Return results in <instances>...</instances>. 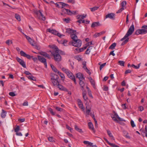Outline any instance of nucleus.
Returning <instances> with one entry per match:
<instances>
[{
    "instance_id": "1",
    "label": "nucleus",
    "mask_w": 147,
    "mask_h": 147,
    "mask_svg": "<svg viewBox=\"0 0 147 147\" xmlns=\"http://www.w3.org/2000/svg\"><path fill=\"white\" fill-rule=\"evenodd\" d=\"M134 30V26L133 24H132L130 26V27L128 30L127 33L125 34L124 37L121 39V41H122L124 40L125 39L124 41L122 44L121 45L122 46L126 43H127L129 41V38L128 37L131 35Z\"/></svg>"
},
{
    "instance_id": "2",
    "label": "nucleus",
    "mask_w": 147,
    "mask_h": 147,
    "mask_svg": "<svg viewBox=\"0 0 147 147\" xmlns=\"http://www.w3.org/2000/svg\"><path fill=\"white\" fill-rule=\"evenodd\" d=\"M71 37L73 39L71 42L72 45L74 47H80L82 44L81 40L78 39L77 36L75 34H71Z\"/></svg>"
},
{
    "instance_id": "3",
    "label": "nucleus",
    "mask_w": 147,
    "mask_h": 147,
    "mask_svg": "<svg viewBox=\"0 0 147 147\" xmlns=\"http://www.w3.org/2000/svg\"><path fill=\"white\" fill-rule=\"evenodd\" d=\"M55 52L52 53L54 60L56 61H60L61 60V57L59 54V50L57 47L55 48Z\"/></svg>"
},
{
    "instance_id": "4",
    "label": "nucleus",
    "mask_w": 147,
    "mask_h": 147,
    "mask_svg": "<svg viewBox=\"0 0 147 147\" xmlns=\"http://www.w3.org/2000/svg\"><path fill=\"white\" fill-rule=\"evenodd\" d=\"M62 70L63 72L66 73L68 77L71 79L73 78V76H74L73 75L72 73L68 69L63 67L62 68Z\"/></svg>"
},
{
    "instance_id": "5",
    "label": "nucleus",
    "mask_w": 147,
    "mask_h": 147,
    "mask_svg": "<svg viewBox=\"0 0 147 147\" xmlns=\"http://www.w3.org/2000/svg\"><path fill=\"white\" fill-rule=\"evenodd\" d=\"M113 113L114 114V115H112L111 116L113 120L115 121H117V120L116 118V117L118 120L120 121H124V120L123 119L119 117L117 113H116L115 111H113Z\"/></svg>"
},
{
    "instance_id": "6",
    "label": "nucleus",
    "mask_w": 147,
    "mask_h": 147,
    "mask_svg": "<svg viewBox=\"0 0 147 147\" xmlns=\"http://www.w3.org/2000/svg\"><path fill=\"white\" fill-rule=\"evenodd\" d=\"M62 11L64 12L65 13L69 15H75L76 14V11H71L69 10L68 9H66L65 8L63 9Z\"/></svg>"
},
{
    "instance_id": "7",
    "label": "nucleus",
    "mask_w": 147,
    "mask_h": 147,
    "mask_svg": "<svg viewBox=\"0 0 147 147\" xmlns=\"http://www.w3.org/2000/svg\"><path fill=\"white\" fill-rule=\"evenodd\" d=\"M54 76H56V78H51V80H52V82L53 85L55 86H57L59 84V82L58 81V79L59 77L57 75L54 74Z\"/></svg>"
},
{
    "instance_id": "8",
    "label": "nucleus",
    "mask_w": 147,
    "mask_h": 147,
    "mask_svg": "<svg viewBox=\"0 0 147 147\" xmlns=\"http://www.w3.org/2000/svg\"><path fill=\"white\" fill-rule=\"evenodd\" d=\"M147 33L146 30L143 29H139L137 30L135 32V34L136 35L139 34H145Z\"/></svg>"
},
{
    "instance_id": "9",
    "label": "nucleus",
    "mask_w": 147,
    "mask_h": 147,
    "mask_svg": "<svg viewBox=\"0 0 147 147\" xmlns=\"http://www.w3.org/2000/svg\"><path fill=\"white\" fill-rule=\"evenodd\" d=\"M38 57L39 60L42 63H44L45 67H47V65L46 59L43 57L39 55L38 56Z\"/></svg>"
},
{
    "instance_id": "10",
    "label": "nucleus",
    "mask_w": 147,
    "mask_h": 147,
    "mask_svg": "<svg viewBox=\"0 0 147 147\" xmlns=\"http://www.w3.org/2000/svg\"><path fill=\"white\" fill-rule=\"evenodd\" d=\"M109 18L111 19L114 20L115 19V14L113 13H109L105 16V18Z\"/></svg>"
},
{
    "instance_id": "11",
    "label": "nucleus",
    "mask_w": 147,
    "mask_h": 147,
    "mask_svg": "<svg viewBox=\"0 0 147 147\" xmlns=\"http://www.w3.org/2000/svg\"><path fill=\"white\" fill-rule=\"evenodd\" d=\"M16 59L17 61L22 65L24 68H26V63L24 61L18 57H17Z\"/></svg>"
},
{
    "instance_id": "12",
    "label": "nucleus",
    "mask_w": 147,
    "mask_h": 147,
    "mask_svg": "<svg viewBox=\"0 0 147 147\" xmlns=\"http://www.w3.org/2000/svg\"><path fill=\"white\" fill-rule=\"evenodd\" d=\"M20 55L21 56L26 57L28 59H30L31 56L29 55H28L24 52L23 51H21L20 52Z\"/></svg>"
},
{
    "instance_id": "13",
    "label": "nucleus",
    "mask_w": 147,
    "mask_h": 147,
    "mask_svg": "<svg viewBox=\"0 0 147 147\" xmlns=\"http://www.w3.org/2000/svg\"><path fill=\"white\" fill-rule=\"evenodd\" d=\"M76 77L78 78L80 81L82 80L85 78L83 75L80 73H78L76 74Z\"/></svg>"
},
{
    "instance_id": "14",
    "label": "nucleus",
    "mask_w": 147,
    "mask_h": 147,
    "mask_svg": "<svg viewBox=\"0 0 147 147\" xmlns=\"http://www.w3.org/2000/svg\"><path fill=\"white\" fill-rule=\"evenodd\" d=\"M58 88L59 89L61 90L64 91H68V90L65 87L63 86L62 85L60 84H59L57 86Z\"/></svg>"
},
{
    "instance_id": "15",
    "label": "nucleus",
    "mask_w": 147,
    "mask_h": 147,
    "mask_svg": "<svg viewBox=\"0 0 147 147\" xmlns=\"http://www.w3.org/2000/svg\"><path fill=\"white\" fill-rule=\"evenodd\" d=\"M86 113L87 115H90V113L91 112V107L89 105H86Z\"/></svg>"
},
{
    "instance_id": "16",
    "label": "nucleus",
    "mask_w": 147,
    "mask_h": 147,
    "mask_svg": "<svg viewBox=\"0 0 147 147\" xmlns=\"http://www.w3.org/2000/svg\"><path fill=\"white\" fill-rule=\"evenodd\" d=\"M78 104L80 108L81 109H82L83 111H84V109L83 107V104L80 100H78Z\"/></svg>"
},
{
    "instance_id": "17",
    "label": "nucleus",
    "mask_w": 147,
    "mask_h": 147,
    "mask_svg": "<svg viewBox=\"0 0 147 147\" xmlns=\"http://www.w3.org/2000/svg\"><path fill=\"white\" fill-rule=\"evenodd\" d=\"M66 32L68 33L69 34L73 33L74 34V33L76 32V30H73L70 28H68L66 29Z\"/></svg>"
},
{
    "instance_id": "18",
    "label": "nucleus",
    "mask_w": 147,
    "mask_h": 147,
    "mask_svg": "<svg viewBox=\"0 0 147 147\" xmlns=\"http://www.w3.org/2000/svg\"><path fill=\"white\" fill-rule=\"evenodd\" d=\"M86 15H78L77 16V19H83L85 18L86 16Z\"/></svg>"
},
{
    "instance_id": "19",
    "label": "nucleus",
    "mask_w": 147,
    "mask_h": 147,
    "mask_svg": "<svg viewBox=\"0 0 147 147\" xmlns=\"http://www.w3.org/2000/svg\"><path fill=\"white\" fill-rule=\"evenodd\" d=\"M79 84L81 87V90H83L85 86V83L82 80L80 81L79 82Z\"/></svg>"
},
{
    "instance_id": "20",
    "label": "nucleus",
    "mask_w": 147,
    "mask_h": 147,
    "mask_svg": "<svg viewBox=\"0 0 147 147\" xmlns=\"http://www.w3.org/2000/svg\"><path fill=\"white\" fill-rule=\"evenodd\" d=\"M47 31L48 32L55 35H56L57 34L58 32L57 31L55 30H51L50 29H47Z\"/></svg>"
},
{
    "instance_id": "21",
    "label": "nucleus",
    "mask_w": 147,
    "mask_h": 147,
    "mask_svg": "<svg viewBox=\"0 0 147 147\" xmlns=\"http://www.w3.org/2000/svg\"><path fill=\"white\" fill-rule=\"evenodd\" d=\"M100 26L99 22H93L92 24L91 27H97Z\"/></svg>"
},
{
    "instance_id": "22",
    "label": "nucleus",
    "mask_w": 147,
    "mask_h": 147,
    "mask_svg": "<svg viewBox=\"0 0 147 147\" xmlns=\"http://www.w3.org/2000/svg\"><path fill=\"white\" fill-rule=\"evenodd\" d=\"M57 73L61 77L62 80L63 81H64L65 79V76L64 74L59 71H57Z\"/></svg>"
},
{
    "instance_id": "23",
    "label": "nucleus",
    "mask_w": 147,
    "mask_h": 147,
    "mask_svg": "<svg viewBox=\"0 0 147 147\" xmlns=\"http://www.w3.org/2000/svg\"><path fill=\"white\" fill-rule=\"evenodd\" d=\"M107 132L108 135H109L111 139L112 140H114L115 139L113 136L112 135L111 132L109 130H107Z\"/></svg>"
},
{
    "instance_id": "24",
    "label": "nucleus",
    "mask_w": 147,
    "mask_h": 147,
    "mask_svg": "<svg viewBox=\"0 0 147 147\" xmlns=\"http://www.w3.org/2000/svg\"><path fill=\"white\" fill-rule=\"evenodd\" d=\"M88 126L89 128V129H91L94 132V128L93 127L92 124L91 122H89L88 124Z\"/></svg>"
},
{
    "instance_id": "25",
    "label": "nucleus",
    "mask_w": 147,
    "mask_h": 147,
    "mask_svg": "<svg viewBox=\"0 0 147 147\" xmlns=\"http://www.w3.org/2000/svg\"><path fill=\"white\" fill-rule=\"evenodd\" d=\"M116 45V43H113L109 47V49H114Z\"/></svg>"
},
{
    "instance_id": "26",
    "label": "nucleus",
    "mask_w": 147,
    "mask_h": 147,
    "mask_svg": "<svg viewBox=\"0 0 147 147\" xmlns=\"http://www.w3.org/2000/svg\"><path fill=\"white\" fill-rule=\"evenodd\" d=\"M2 112L1 113V117L2 118H4L6 116V112L4 111L3 109H2Z\"/></svg>"
},
{
    "instance_id": "27",
    "label": "nucleus",
    "mask_w": 147,
    "mask_h": 147,
    "mask_svg": "<svg viewBox=\"0 0 147 147\" xmlns=\"http://www.w3.org/2000/svg\"><path fill=\"white\" fill-rule=\"evenodd\" d=\"M92 46H90L88 48L85 52V54H89L90 52V50L92 48Z\"/></svg>"
},
{
    "instance_id": "28",
    "label": "nucleus",
    "mask_w": 147,
    "mask_h": 147,
    "mask_svg": "<svg viewBox=\"0 0 147 147\" xmlns=\"http://www.w3.org/2000/svg\"><path fill=\"white\" fill-rule=\"evenodd\" d=\"M105 33V31H102L99 33H97L95 34V36L96 37L100 35H101L102 34H104Z\"/></svg>"
},
{
    "instance_id": "29",
    "label": "nucleus",
    "mask_w": 147,
    "mask_h": 147,
    "mask_svg": "<svg viewBox=\"0 0 147 147\" xmlns=\"http://www.w3.org/2000/svg\"><path fill=\"white\" fill-rule=\"evenodd\" d=\"M85 144H88V146H90L91 145H92L93 144L90 142L88 141H84L83 142Z\"/></svg>"
},
{
    "instance_id": "30",
    "label": "nucleus",
    "mask_w": 147,
    "mask_h": 147,
    "mask_svg": "<svg viewBox=\"0 0 147 147\" xmlns=\"http://www.w3.org/2000/svg\"><path fill=\"white\" fill-rule=\"evenodd\" d=\"M15 18L19 21H20L21 20L20 17L18 14L16 13L15 14Z\"/></svg>"
},
{
    "instance_id": "31",
    "label": "nucleus",
    "mask_w": 147,
    "mask_h": 147,
    "mask_svg": "<svg viewBox=\"0 0 147 147\" xmlns=\"http://www.w3.org/2000/svg\"><path fill=\"white\" fill-rule=\"evenodd\" d=\"M140 63H139L138 64V65H135L134 64H132L131 65V67L134 68L136 69H138L140 67Z\"/></svg>"
},
{
    "instance_id": "32",
    "label": "nucleus",
    "mask_w": 147,
    "mask_h": 147,
    "mask_svg": "<svg viewBox=\"0 0 147 147\" xmlns=\"http://www.w3.org/2000/svg\"><path fill=\"white\" fill-rule=\"evenodd\" d=\"M75 128L76 130H77V131H78L79 132H80V133L82 132V129L79 128L76 125H75Z\"/></svg>"
},
{
    "instance_id": "33",
    "label": "nucleus",
    "mask_w": 147,
    "mask_h": 147,
    "mask_svg": "<svg viewBox=\"0 0 147 147\" xmlns=\"http://www.w3.org/2000/svg\"><path fill=\"white\" fill-rule=\"evenodd\" d=\"M50 65L52 69L54 72H57V71H58L52 64H51Z\"/></svg>"
},
{
    "instance_id": "34",
    "label": "nucleus",
    "mask_w": 147,
    "mask_h": 147,
    "mask_svg": "<svg viewBox=\"0 0 147 147\" xmlns=\"http://www.w3.org/2000/svg\"><path fill=\"white\" fill-rule=\"evenodd\" d=\"M49 110L52 115H55V113L53 111V110L51 108H49Z\"/></svg>"
},
{
    "instance_id": "35",
    "label": "nucleus",
    "mask_w": 147,
    "mask_h": 147,
    "mask_svg": "<svg viewBox=\"0 0 147 147\" xmlns=\"http://www.w3.org/2000/svg\"><path fill=\"white\" fill-rule=\"evenodd\" d=\"M38 12L39 13L40 16H41L42 17V20H45V17H44V15H43V14L42 13V12L40 10H39L38 11Z\"/></svg>"
},
{
    "instance_id": "36",
    "label": "nucleus",
    "mask_w": 147,
    "mask_h": 147,
    "mask_svg": "<svg viewBox=\"0 0 147 147\" xmlns=\"http://www.w3.org/2000/svg\"><path fill=\"white\" fill-rule=\"evenodd\" d=\"M98 8L99 7H98L95 6L92 8H90V9H91V11H95L97 10Z\"/></svg>"
},
{
    "instance_id": "37",
    "label": "nucleus",
    "mask_w": 147,
    "mask_h": 147,
    "mask_svg": "<svg viewBox=\"0 0 147 147\" xmlns=\"http://www.w3.org/2000/svg\"><path fill=\"white\" fill-rule=\"evenodd\" d=\"M118 63L120 65L123 66H124L125 62L124 61H118Z\"/></svg>"
},
{
    "instance_id": "38",
    "label": "nucleus",
    "mask_w": 147,
    "mask_h": 147,
    "mask_svg": "<svg viewBox=\"0 0 147 147\" xmlns=\"http://www.w3.org/2000/svg\"><path fill=\"white\" fill-rule=\"evenodd\" d=\"M91 84L92 85L93 87L94 88H96V86L95 84V82L93 80H92L90 81Z\"/></svg>"
},
{
    "instance_id": "39",
    "label": "nucleus",
    "mask_w": 147,
    "mask_h": 147,
    "mask_svg": "<svg viewBox=\"0 0 147 147\" xmlns=\"http://www.w3.org/2000/svg\"><path fill=\"white\" fill-rule=\"evenodd\" d=\"M126 2L125 1H123L121 2V5L122 6V7L124 8V7L126 5Z\"/></svg>"
},
{
    "instance_id": "40",
    "label": "nucleus",
    "mask_w": 147,
    "mask_h": 147,
    "mask_svg": "<svg viewBox=\"0 0 147 147\" xmlns=\"http://www.w3.org/2000/svg\"><path fill=\"white\" fill-rule=\"evenodd\" d=\"M63 20L65 22L67 23H68L70 20V19L69 18H67L63 19Z\"/></svg>"
},
{
    "instance_id": "41",
    "label": "nucleus",
    "mask_w": 147,
    "mask_h": 147,
    "mask_svg": "<svg viewBox=\"0 0 147 147\" xmlns=\"http://www.w3.org/2000/svg\"><path fill=\"white\" fill-rule=\"evenodd\" d=\"M20 130V126L19 125H16V127L14 129V131L15 132H18V131Z\"/></svg>"
},
{
    "instance_id": "42",
    "label": "nucleus",
    "mask_w": 147,
    "mask_h": 147,
    "mask_svg": "<svg viewBox=\"0 0 147 147\" xmlns=\"http://www.w3.org/2000/svg\"><path fill=\"white\" fill-rule=\"evenodd\" d=\"M55 109L59 111H63V109L62 108L59 107H55Z\"/></svg>"
},
{
    "instance_id": "43",
    "label": "nucleus",
    "mask_w": 147,
    "mask_h": 147,
    "mask_svg": "<svg viewBox=\"0 0 147 147\" xmlns=\"http://www.w3.org/2000/svg\"><path fill=\"white\" fill-rule=\"evenodd\" d=\"M28 78L30 80H36L35 78L33 76H29Z\"/></svg>"
},
{
    "instance_id": "44",
    "label": "nucleus",
    "mask_w": 147,
    "mask_h": 147,
    "mask_svg": "<svg viewBox=\"0 0 147 147\" xmlns=\"http://www.w3.org/2000/svg\"><path fill=\"white\" fill-rule=\"evenodd\" d=\"M48 140L50 142H55L54 140L53 139V138L52 137H49L48 138Z\"/></svg>"
},
{
    "instance_id": "45",
    "label": "nucleus",
    "mask_w": 147,
    "mask_h": 147,
    "mask_svg": "<svg viewBox=\"0 0 147 147\" xmlns=\"http://www.w3.org/2000/svg\"><path fill=\"white\" fill-rule=\"evenodd\" d=\"M40 53L41 55H43L45 57H46V56L47 54V53H46L43 52H40Z\"/></svg>"
},
{
    "instance_id": "46",
    "label": "nucleus",
    "mask_w": 147,
    "mask_h": 147,
    "mask_svg": "<svg viewBox=\"0 0 147 147\" xmlns=\"http://www.w3.org/2000/svg\"><path fill=\"white\" fill-rule=\"evenodd\" d=\"M29 42L30 43V44L32 46L34 45V41L31 38L30 39L28 40Z\"/></svg>"
},
{
    "instance_id": "47",
    "label": "nucleus",
    "mask_w": 147,
    "mask_h": 147,
    "mask_svg": "<svg viewBox=\"0 0 147 147\" xmlns=\"http://www.w3.org/2000/svg\"><path fill=\"white\" fill-rule=\"evenodd\" d=\"M9 95L11 96H16L15 94L13 92H10L9 93Z\"/></svg>"
},
{
    "instance_id": "48",
    "label": "nucleus",
    "mask_w": 147,
    "mask_h": 147,
    "mask_svg": "<svg viewBox=\"0 0 147 147\" xmlns=\"http://www.w3.org/2000/svg\"><path fill=\"white\" fill-rule=\"evenodd\" d=\"M106 64V63H104L102 64L100 67V70H101L102 69L105 65Z\"/></svg>"
},
{
    "instance_id": "49",
    "label": "nucleus",
    "mask_w": 147,
    "mask_h": 147,
    "mask_svg": "<svg viewBox=\"0 0 147 147\" xmlns=\"http://www.w3.org/2000/svg\"><path fill=\"white\" fill-rule=\"evenodd\" d=\"M124 9V8L121 7L117 11L116 13H121L123 10Z\"/></svg>"
},
{
    "instance_id": "50",
    "label": "nucleus",
    "mask_w": 147,
    "mask_h": 147,
    "mask_svg": "<svg viewBox=\"0 0 147 147\" xmlns=\"http://www.w3.org/2000/svg\"><path fill=\"white\" fill-rule=\"evenodd\" d=\"M10 43L11 44L12 43V42L11 40H8L6 41V43L8 45H9Z\"/></svg>"
},
{
    "instance_id": "51",
    "label": "nucleus",
    "mask_w": 147,
    "mask_h": 147,
    "mask_svg": "<svg viewBox=\"0 0 147 147\" xmlns=\"http://www.w3.org/2000/svg\"><path fill=\"white\" fill-rule=\"evenodd\" d=\"M88 92L89 96L91 97L92 98L93 96L91 93V91L90 90H89L88 91Z\"/></svg>"
},
{
    "instance_id": "52",
    "label": "nucleus",
    "mask_w": 147,
    "mask_h": 147,
    "mask_svg": "<svg viewBox=\"0 0 147 147\" xmlns=\"http://www.w3.org/2000/svg\"><path fill=\"white\" fill-rule=\"evenodd\" d=\"M23 34L25 36V37L26 39L28 40L30 39L31 38H30L29 36H27V35L25 34L24 33H23Z\"/></svg>"
},
{
    "instance_id": "53",
    "label": "nucleus",
    "mask_w": 147,
    "mask_h": 147,
    "mask_svg": "<svg viewBox=\"0 0 147 147\" xmlns=\"http://www.w3.org/2000/svg\"><path fill=\"white\" fill-rule=\"evenodd\" d=\"M131 126L132 127H134L135 126V125L134 124V121L133 120H131Z\"/></svg>"
},
{
    "instance_id": "54",
    "label": "nucleus",
    "mask_w": 147,
    "mask_h": 147,
    "mask_svg": "<svg viewBox=\"0 0 147 147\" xmlns=\"http://www.w3.org/2000/svg\"><path fill=\"white\" fill-rule=\"evenodd\" d=\"M131 71L130 69H127L125 71V74H127L128 73H131Z\"/></svg>"
},
{
    "instance_id": "55",
    "label": "nucleus",
    "mask_w": 147,
    "mask_h": 147,
    "mask_svg": "<svg viewBox=\"0 0 147 147\" xmlns=\"http://www.w3.org/2000/svg\"><path fill=\"white\" fill-rule=\"evenodd\" d=\"M63 4H64V3L61 2L59 3V6L60 8H63V5H62Z\"/></svg>"
},
{
    "instance_id": "56",
    "label": "nucleus",
    "mask_w": 147,
    "mask_h": 147,
    "mask_svg": "<svg viewBox=\"0 0 147 147\" xmlns=\"http://www.w3.org/2000/svg\"><path fill=\"white\" fill-rule=\"evenodd\" d=\"M16 133V134L18 136H22V135L21 132H18Z\"/></svg>"
},
{
    "instance_id": "57",
    "label": "nucleus",
    "mask_w": 147,
    "mask_h": 147,
    "mask_svg": "<svg viewBox=\"0 0 147 147\" xmlns=\"http://www.w3.org/2000/svg\"><path fill=\"white\" fill-rule=\"evenodd\" d=\"M23 105L24 106H27L28 105V102L27 101H26L24 102L23 104Z\"/></svg>"
},
{
    "instance_id": "58",
    "label": "nucleus",
    "mask_w": 147,
    "mask_h": 147,
    "mask_svg": "<svg viewBox=\"0 0 147 147\" xmlns=\"http://www.w3.org/2000/svg\"><path fill=\"white\" fill-rule=\"evenodd\" d=\"M92 45V42H88L86 44V45L87 46H89Z\"/></svg>"
},
{
    "instance_id": "59",
    "label": "nucleus",
    "mask_w": 147,
    "mask_h": 147,
    "mask_svg": "<svg viewBox=\"0 0 147 147\" xmlns=\"http://www.w3.org/2000/svg\"><path fill=\"white\" fill-rule=\"evenodd\" d=\"M66 128L68 130H69L71 131L72 130V129L70 127H69L67 125H66Z\"/></svg>"
},
{
    "instance_id": "60",
    "label": "nucleus",
    "mask_w": 147,
    "mask_h": 147,
    "mask_svg": "<svg viewBox=\"0 0 147 147\" xmlns=\"http://www.w3.org/2000/svg\"><path fill=\"white\" fill-rule=\"evenodd\" d=\"M83 97L84 99L86 101V100L88 99V97L86 95H83Z\"/></svg>"
},
{
    "instance_id": "61",
    "label": "nucleus",
    "mask_w": 147,
    "mask_h": 147,
    "mask_svg": "<svg viewBox=\"0 0 147 147\" xmlns=\"http://www.w3.org/2000/svg\"><path fill=\"white\" fill-rule=\"evenodd\" d=\"M33 60L35 62L37 60V58L36 57H34L33 56H31Z\"/></svg>"
},
{
    "instance_id": "62",
    "label": "nucleus",
    "mask_w": 147,
    "mask_h": 147,
    "mask_svg": "<svg viewBox=\"0 0 147 147\" xmlns=\"http://www.w3.org/2000/svg\"><path fill=\"white\" fill-rule=\"evenodd\" d=\"M145 131H143V133H147V125H146L145 126Z\"/></svg>"
},
{
    "instance_id": "63",
    "label": "nucleus",
    "mask_w": 147,
    "mask_h": 147,
    "mask_svg": "<svg viewBox=\"0 0 147 147\" xmlns=\"http://www.w3.org/2000/svg\"><path fill=\"white\" fill-rule=\"evenodd\" d=\"M111 146L113 147H119V146L117 145H116L115 144H114L113 143L111 144Z\"/></svg>"
},
{
    "instance_id": "64",
    "label": "nucleus",
    "mask_w": 147,
    "mask_h": 147,
    "mask_svg": "<svg viewBox=\"0 0 147 147\" xmlns=\"http://www.w3.org/2000/svg\"><path fill=\"white\" fill-rule=\"evenodd\" d=\"M68 2L74 4L75 3V1L74 0H68Z\"/></svg>"
}]
</instances>
